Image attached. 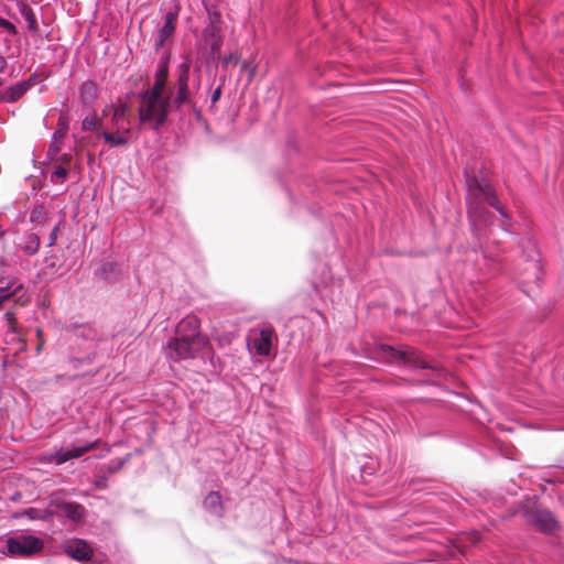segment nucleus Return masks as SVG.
Wrapping results in <instances>:
<instances>
[{"mask_svg":"<svg viewBox=\"0 0 564 564\" xmlns=\"http://www.w3.org/2000/svg\"><path fill=\"white\" fill-rule=\"evenodd\" d=\"M167 62L169 57L158 64L153 85L140 94L142 105L139 108V121L141 124L149 123L153 130H159L165 124L171 111L182 119L185 116V107H188L197 118L202 116L189 89L191 62L184 61L177 66L175 93L172 88L165 90L169 77Z\"/></svg>","mask_w":564,"mask_h":564,"instance_id":"nucleus-1","label":"nucleus"},{"mask_svg":"<svg viewBox=\"0 0 564 564\" xmlns=\"http://www.w3.org/2000/svg\"><path fill=\"white\" fill-rule=\"evenodd\" d=\"M466 205L470 229L473 235L479 241V248L481 249L488 272L491 275L502 274L507 271L506 264L502 262L501 258L490 256L488 251L482 248L480 229L477 225V221L487 225L492 224L495 216L488 209V207L495 208L497 213L503 218L501 228L506 231L508 230V226L511 224V218L508 213L500 206L494 187L486 180L480 178L477 175L468 176L466 180Z\"/></svg>","mask_w":564,"mask_h":564,"instance_id":"nucleus-2","label":"nucleus"},{"mask_svg":"<svg viewBox=\"0 0 564 564\" xmlns=\"http://www.w3.org/2000/svg\"><path fill=\"white\" fill-rule=\"evenodd\" d=\"M376 358L387 365L404 366L410 370L425 369L431 372V378L425 380L429 384H436L446 377V370L438 364L430 362L423 354L414 347L404 346L397 348L388 344H376L373 348Z\"/></svg>","mask_w":564,"mask_h":564,"instance_id":"nucleus-3","label":"nucleus"},{"mask_svg":"<svg viewBox=\"0 0 564 564\" xmlns=\"http://www.w3.org/2000/svg\"><path fill=\"white\" fill-rule=\"evenodd\" d=\"M75 343L70 347L69 362L77 369L93 364L98 351L100 334L94 326L85 324L75 327Z\"/></svg>","mask_w":564,"mask_h":564,"instance_id":"nucleus-4","label":"nucleus"},{"mask_svg":"<svg viewBox=\"0 0 564 564\" xmlns=\"http://www.w3.org/2000/svg\"><path fill=\"white\" fill-rule=\"evenodd\" d=\"M517 513L541 533L551 534L560 529L558 520L551 510L541 507L538 496L521 500Z\"/></svg>","mask_w":564,"mask_h":564,"instance_id":"nucleus-5","label":"nucleus"},{"mask_svg":"<svg viewBox=\"0 0 564 564\" xmlns=\"http://www.w3.org/2000/svg\"><path fill=\"white\" fill-rule=\"evenodd\" d=\"M202 349L203 347L174 335L162 345V354L170 362L195 359Z\"/></svg>","mask_w":564,"mask_h":564,"instance_id":"nucleus-6","label":"nucleus"},{"mask_svg":"<svg viewBox=\"0 0 564 564\" xmlns=\"http://www.w3.org/2000/svg\"><path fill=\"white\" fill-rule=\"evenodd\" d=\"M6 546L10 556L31 557L44 550V542L33 534H15L7 539Z\"/></svg>","mask_w":564,"mask_h":564,"instance_id":"nucleus-7","label":"nucleus"},{"mask_svg":"<svg viewBox=\"0 0 564 564\" xmlns=\"http://www.w3.org/2000/svg\"><path fill=\"white\" fill-rule=\"evenodd\" d=\"M63 553L70 558L84 564H106L105 554H95L90 545L83 539L66 540L61 544Z\"/></svg>","mask_w":564,"mask_h":564,"instance_id":"nucleus-8","label":"nucleus"},{"mask_svg":"<svg viewBox=\"0 0 564 564\" xmlns=\"http://www.w3.org/2000/svg\"><path fill=\"white\" fill-rule=\"evenodd\" d=\"M98 440L86 442L79 445H73L70 448L54 447L53 451L46 452L42 455L41 462L47 464L63 465L68 460L79 458L84 454L95 449L98 445Z\"/></svg>","mask_w":564,"mask_h":564,"instance_id":"nucleus-9","label":"nucleus"},{"mask_svg":"<svg viewBox=\"0 0 564 564\" xmlns=\"http://www.w3.org/2000/svg\"><path fill=\"white\" fill-rule=\"evenodd\" d=\"M275 332L272 326L250 329L247 336V347L251 354L268 357L273 348Z\"/></svg>","mask_w":564,"mask_h":564,"instance_id":"nucleus-10","label":"nucleus"},{"mask_svg":"<svg viewBox=\"0 0 564 564\" xmlns=\"http://www.w3.org/2000/svg\"><path fill=\"white\" fill-rule=\"evenodd\" d=\"M174 336L203 348L207 344V339L200 333V319L194 314L186 315L176 324Z\"/></svg>","mask_w":564,"mask_h":564,"instance_id":"nucleus-11","label":"nucleus"},{"mask_svg":"<svg viewBox=\"0 0 564 564\" xmlns=\"http://www.w3.org/2000/svg\"><path fill=\"white\" fill-rule=\"evenodd\" d=\"M53 512L55 517H64L72 521H78L84 513V507L75 501L53 500Z\"/></svg>","mask_w":564,"mask_h":564,"instance_id":"nucleus-12","label":"nucleus"},{"mask_svg":"<svg viewBox=\"0 0 564 564\" xmlns=\"http://www.w3.org/2000/svg\"><path fill=\"white\" fill-rule=\"evenodd\" d=\"M177 12L169 11L164 15L163 25L159 29L155 41L154 50L159 52L176 30Z\"/></svg>","mask_w":564,"mask_h":564,"instance_id":"nucleus-13","label":"nucleus"},{"mask_svg":"<svg viewBox=\"0 0 564 564\" xmlns=\"http://www.w3.org/2000/svg\"><path fill=\"white\" fill-rule=\"evenodd\" d=\"M95 275L107 283H115L120 279V265L112 260H102L100 267L95 271Z\"/></svg>","mask_w":564,"mask_h":564,"instance_id":"nucleus-14","label":"nucleus"},{"mask_svg":"<svg viewBox=\"0 0 564 564\" xmlns=\"http://www.w3.org/2000/svg\"><path fill=\"white\" fill-rule=\"evenodd\" d=\"M203 507L206 512L218 519L224 516L225 509L223 505V499L218 491L208 492L203 501Z\"/></svg>","mask_w":564,"mask_h":564,"instance_id":"nucleus-15","label":"nucleus"},{"mask_svg":"<svg viewBox=\"0 0 564 564\" xmlns=\"http://www.w3.org/2000/svg\"><path fill=\"white\" fill-rule=\"evenodd\" d=\"M19 12L21 17L25 20L28 31L31 33V35L33 37L42 39L43 35L40 32L36 14L33 11V9L26 3H21L19 4Z\"/></svg>","mask_w":564,"mask_h":564,"instance_id":"nucleus-16","label":"nucleus"},{"mask_svg":"<svg viewBox=\"0 0 564 564\" xmlns=\"http://www.w3.org/2000/svg\"><path fill=\"white\" fill-rule=\"evenodd\" d=\"M28 93L26 83L18 82L0 91V101L6 104H13L22 98Z\"/></svg>","mask_w":564,"mask_h":564,"instance_id":"nucleus-17","label":"nucleus"},{"mask_svg":"<svg viewBox=\"0 0 564 564\" xmlns=\"http://www.w3.org/2000/svg\"><path fill=\"white\" fill-rule=\"evenodd\" d=\"M98 97L97 85L93 80H86L79 86V98L85 107H93Z\"/></svg>","mask_w":564,"mask_h":564,"instance_id":"nucleus-18","label":"nucleus"},{"mask_svg":"<svg viewBox=\"0 0 564 564\" xmlns=\"http://www.w3.org/2000/svg\"><path fill=\"white\" fill-rule=\"evenodd\" d=\"M23 516L30 520L52 521L54 519L53 502L47 508H28L23 511Z\"/></svg>","mask_w":564,"mask_h":564,"instance_id":"nucleus-19","label":"nucleus"},{"mask_svg":"<svg viewBox=\"0 0 564 564\" xmlns=\"http://www.w3.org/2000/svg\"><path fill=\"white\" fill-rule=\"evenodd\" d=\"M40 237L34 232H28L23 236L21 242V250L29 256L37 253L40 248Z\"/></svg>","mask_w":564,"mask_h":564,"instance_id":"nucleus-20","label":"nucleus"},{"mask_svg":"<svg viewBox=\"0 0 564 564\" xmlns=\"http://www.w3.org/2000/svg\"><path fill=\"white\" fill-rule=\"evenodd\" d=\"M19 34L18 28L14 23L0 17V36H4L6 42H10L13 37Z\"/></svg>","mask_w":564,"mask_h":564,"instance_id":"nucleus-21","label":"nucleus"},{"mask_svg":"<svg viewBox=\"0 0 564 564\" xmlns=\"http://www.w3.org/2000/svg\"><path fill=\"white\" fill-rule=\"evenodd\" d=\"M208 17V23H221V14L218 11L216 0H202Z\"/></svg>","mask_w":564,"mask_h":564,"instance_id":"nucleus-22","label":"nucleus"},{"mask_svg":"<svg viewBox=\"0 0 564 564\" xmlns=\"http://www.w3.org/2000/svg\"><path fill=\"white\" fill-rule=\"evenodd\" d=\"M221 23H208L203 30V39L207 43L209 41L217 40V37H223L221 35Z\"/></svg>","mask_w":564,"mask_h":564,"instance_id":"nucleus-23","label":"nucleus"},{"mask_svg":"<svg viewBox=\"0 0 564 564\" xmlns=\"http://www.w3.org/2000/svg\"><path fill=\"white\" fill-rule=\"evenodd\" d=\"M102 138L111 148L123 147L129 143V139L124 135H117L108 131L102 132Z\"/></svg>","mask_w":564,"mask_h":564,"instance_id":"nucleus-24","label":"nucleus"},{"mask_svg":"<svg viewBox=\"0 0 564 564\" xmlns=\"http://www.w3.org/2000/svg\"><path fill=\"white\" fill-rule=\"evenodd\" d=\"M130 459V454H128L126 457L123 458H113V459H110L107 465L105 466V469L109 473V474H116L118 473L124 465Z\"/></svg>","mask_w":564,"mask_h":564,"instance_id":"nucleus-25","label":"nucleus"},{"mask_svg":"<svg viewBox=\"0 0 564 564\" xmlns=\"http://www.w3.org/2000/svg\"><path fill=\"white\" fill-rule=\"evenodd\" d=\"M67 175H68V170L66 167H64L63 165H58L51 173L50 181L54 184H62L65 182Z\"/></svg>","mask_w":564,"mask_h":564,"instance_id":"nucleus-26","label":"nucleus"},{"mask_svg":"<svg viewBox=\"0 0 564 564\" xmlns=\"http://www.w3.org/2000/svg\"><path fill=\"white\" fill-rule=\"evenodd\" d=\"M20 288L21 286H18L15 290L12 291L10 282H8L6 285L0 286V308L2 307L4 302L9 301L18 293V290Z\"/></svg>","mask_w":564,"mask_h":564,"instance_id":"nucleus-27","label":"nucleus"},{"mask_svg":"<svg viewBox=\"0 0 564 564\" xmlns=\"http://www.w3.org/2000/svg\"><path fill=\"white\" fill-rule=\"evenodd\" d=\"M99 124V119L96 116H86L82 121L84 130H91Z\"/></svg>","mask_w":564,"mask_h":564,"instance_id":"nucleus-28","label":"nucleus"},{"mask_svg":"<svg viewBox=\"0 0 564 564\" xmlns=\"http://www.w3.org/2000/svg\"><path fill=\"white\" fill-rule=\"evenodd\" d=\"M223 37H217V40L209 41L206 44L210 48L212 55H218L220 53L221 46H223Z\"/></svg>","mask_w":564,"mask_h":564,"instance_id":"nucleus-29","label":"nucleus"},{"mask_svg":"<svg viewBox=\"0 0 564 564\" xmlns=\"http://www.w3.org/2000/svg\"><path fill=\"white\" fill-rule=\"evenodd\" d=\"M239 61H240V55L238 53H230V54L225 55L221 58V64H223V67H226L229 64L236 65L239 63Z\"/></svg>","mask_w":564,"mask_h":564,"instance_id":"nucleus-30","label":"nucleus"},{"mask_svg":"<svg viewBox=\"0 0 564 564\" xmlns=\"http://www.w3.org/2000/svg\"><path fill=\"white\" fill-rule=\"evenodd\" d=\"M241 70L242 72H248L249 73V80H252V78L254 77L256 67L252 66L251 62L243 61L242 64H241Z\"/></svg>","mask_w":564,"mask_h":564,"instance_id":"nucleus-31","label":"nucleus"},{"mask_svg":"<svg viewBox=\"0 0 564 564\" xmlns=\"http://www.w3.org/2000/svg\"><path fill=\"white\" fill-rule=\"evenodd\" d=\"M58 230H59V226L58 225H56L52 229V231L50 232V236H48L47 247H53L56 243Z\"/></svg>","mask_w":564,"mask_h":564,"instance_id":"nucleus-32","label":"nucleus"},{"mask_svg":"<svg viewBox=\"0 0 564 564\" xmlns=\"http://www.w3.org/2000/svg\"><path fill=\"white\" fill-rule=\"evenodd\" d=\"M221 85H219L215 90H213V93L210 94V102L212 105H215L216 102H218V100L220 99L221 97Z\"/></svg>","mask_w":564,"mask_h":564,"instance_id":"nucleus-33","label":"nucleus"},{"mask_svg":"<svg viewBox=\"0 0 564 564\" xmlns=\"http://www.w3.org/2000/svg\"><path fill=\"white\" fill-rule=\"evenodd\" d=\"M126 111H127V109H126V107H124V106H122V107H118V108H116V109L113 110V116H112V118H113L115 120L123 119V118L126 117Z\"/></svg>","mask_w":564,"mask_h":564,"instance_id":"nucleus-34","label":"nucleus"},{"mask_svg":"<svg viewBox=\"0 0 564 564\" xmlns=\"http://www.w3.org/2000/svg\"><path fill=\"white\" fill-rule=\"evenodd\" d=\"M520 489V486L517 485L513 480H510V485L506 487V492L508 495L514 496L518 494V490Z\"/></svg>","mask_w":564,"mask_h":564,"instance_id":"nucleus-35","label":"nucleus"},{"mask_svg":"<svg viewBox=\"0 0 564 564\" xmlns=\"http://www.w3.org/2000/svg\"><path fill=\"white\" fill-rule=\"evenodd\" d=\"M57 127L62 131L66 132L68 128V119L65 116H61L57 121Z\"/></svg>","mask_w":564,"mask_h":564,"instance_id":"nucleus-36","label":"nucleus"},{"mask_svg":"<svg viewBox=\"0 0 564 564\" xmlns=\"http://www.w3.org/2000/svg\"><path fill=\"white\" fill-rule=\"evenodd\" d=\"M4 316H6V319H7L8 324H9V328L11 330H14V325H15L17 322H15V317H14L13 313L8 311L4 314Z\"/></svg>","mask_w":564,"mask_h":564,"instance_id":"nucleus-37","label":"nucleus"},{"mask_svg":"<svg viewBox=\"0 0 564 564\" xmlns=\"http://www.w3.org/2000/svg\"><path fill=\"white\" fill-rule=\"evenodd\" d=\"M37 75L33 74L28 79L21 80V83H26L28 91L36 84Z\"/></svg>","mask_w":564,"mask_h":564,"instance_id":"nucleus-38","label":"nucleus"},{"mask_svg":"<svg viewBox=\"0 0 564 564\" xmlns=\"http://www.w3.org/2000/svg\"><path fill=\"white\" fill-rule=\"evenodd\" d=\"M43 207L39 206L37 208L33 209L30 216V219L32 223L36 221L37 218L42 215Z\"/></svg>","mask_w":564,"mask_h":564,"instance_id":"nucleus-39","label":"nucleus"},{"mask_svg":"<svg viewBox=\"0 0 564 564\" xmlns=\"http://www.w3.org/2000/svg\"><path fill=\"white\" fill-rule=\"evenodd\" d=\"M530 265H531V268H532V270H533V276H534V279H535V280H538V279H539V276H538V272H539V271H540V269H541V267H540V264H539V261L531 262V263H530Z\"/></svg>","mask_w":564,"mask_h":564,"instance_id":"nucleus-40","label":"nucleus"},{"mask_svg":"<svg viewBox=\"0 0 564 564\" xmlns=\"http://www.w3.org/2000/svg\"><path fill=\"white\" fill-rule=\"evenodd\" d=\"M7 66H8L7 59L0 55V73H4V70L7 69Z\"/></svg>","mask_w":564,"mask_h":564,"instance_id":"nucleus-41","label":"nucleus"},{"mask_svg":"<svg viewBox=\"0 0 564 564\" xmlns=\"http://www.w3.org/2000/svg\"><path fill=\"white\" fill-rule=\"evenodd\" d=\"M66 132L62 131L61 129L56 130L54 133H53V139L54 140H57L58 138H63L65 135Z\"/></svg>","mask_w":564,"mask_h":564,"instance_id":"nucleus-42","label":"nucleus"},{"mask_svg":"<svg viewBox=\"0 0 564 564\" xmlns=\"http://www.w3.org/2000/svg\"><path fill=\"white\" fill-rule=\"evenodd\" d=\"M58 151H59L58 145H57V144H55V143H51L50 149H48V153H54V154H56Z\"/></svg>","mask_w":564,"mask_h":564,"instance_id":"nucleus-43","label":"nucleus"},{"mask_svg":"<svg viewBox=\"0 0 564 564\" xmlns=\"http://www.w3.org/2000/svg\"><path fill=\"white\" fill-rule=\"evenodd\" d=\"M209 361H210V364H212V366H213V367H216V361H219V357H217V356L215 355V352H213V354L210 355V357H209Z\"/></svg>","mask_w":564,"mask_h":564,"instance_id":"nucleus-44","label":"nucleus"},{"mask_svg":"<svg viewBox=\"0 0 564 564\" xmlns=\"http://www.w3.org/2000/svg\"><path fill=\"white\" fill-rule=\"evenodd\" d=\"M68 158H69V156H68L67 154H62V156H61V159H62L63 161H67V160H68Z\"/></svg>","mask_w":564,"mask_h":564,"instance_id":"nucleus-45","label":"nucleus"},{"mask_svg":"<svg viewBox=\"0 0 564 564\" xmlns=\"http://www.w3.org/2000/svg\"><path fill=\"white\" fill-rule=\"evenodd\" d=\"M291 200H293V196L291 193H288Z\"/></svg>","mask_w":564,"mask_h":564,"instance_id":"nucleus-46","label":"nucleus"},{"mask_svg":"<svg viewBox=\"0 0 564 564\" xmlns=\"http://www.w3.org/2000/svg\"><path fill=\"white\" fill-rule=\"evenodd\" d=\"M100 485H102V481H99V482L97 484V487H98V488H100V487H101Z\"/></svg>","mask_w":564,"mask_h":564,"instance_id":"nucleus-47","label":"nucleus"},{"mask_svg":"<svg viewBox=\"0 0 564 564\" xmlns=\"http://www.w3.org/2000/svg\"><path fill=\"white\" fill-rule=\"evenodd\" d=\"M100 485H102V481H99V482L97 484V487H98V488H100V487H101Z\"/></svg>","mask_w":564,"mask_h":564,"instance_id":"nucleus-48","label":"nucleus"},{"mask_svg":"<svg viewBox=\"0 0 564 564\" xmlns=\"http://www.w3.org/2000/svg\"><path fill=\"white\" fill-rule=\"evenodd\" d=\"M2 84H3V80L0 78V86H2Z\"/></svg>","mask_w":564,"mask_h":564,"instance_id":"nucleus-49","label":"nucleus"}]
</instances>
